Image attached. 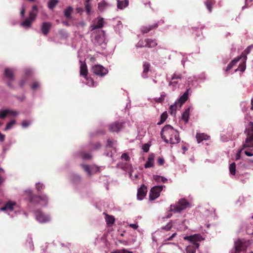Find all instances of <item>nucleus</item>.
Wrapping results in <instances>:
<instances>
[{
    "mask_svg": "<svg viewBox=\"0 0 253 253\" xmlns=\"http://www.w3.org/2000/svg\"><path fill=\"white\" fill-rule=\"evenodd\" d=\"M99 32V34L95 36L94 39V43L96 46H101L102 48H105V46L106 45V40L104 32L102 30Z\"/></svg>",
    "mask_w": 253,
    "mask_h": 253,
    "instance_id": "12",
    "label": "nucleus"
},
{
    "mask_svg": "<svg viewBox=\"0 0 253 253\" xmlns=\"http://www.w3.org/2000/svg\"><path fill=\"white\" fill-rule=\"evenodd\" d=\"M91 72L94 75L99 77H104L108 74V70L103 66L100 64H96L92 66Z\"/></svg>",
    "mask_w": 253,
    "mask_h": 253,
    "instance_id": "10",
    "label": "nucleus"
},
{
    "mask_svg": "<svg viewBox=\"0 0 253 253\" xmlns=\"http://www.w3.org/2000/svg\"><path fill=\"white\" fill-rule=\"evenodd\" d=\"M105 219H106L107 224L109 226L112 225L114 223L115 220L114 216H111V215H106Z\"/></svg>",
    "mask_w": 253,
    "mask_h": 253,
    "instance_id": "41",
    "label": "nucleus"
},
{
    "mask_svg": "<svg viewBox=\"0 0 253 253\" xmlns=\"http://www.w3.org/2000/svg\"><path fill=\"white\" fill-rule=\"evenodd\" d=\"M190 108H187L182 114V119L187 123L189 121Z\"/></svg>",
    "mask_w": 253,
    "mask_h": 253,
    "instance_id": "31",
    "label": "nucleus"
},
{
    "mask_svg": "<svg viewBox=\"0 0 253 253\" xmlns=\"http://www.w3.org/2000/svg\"><path fill=\"white\" fill-rule=\"evenodd\" d=\"M8 114V109L0 110V118L4 119Z\"/></svg>",
    "mask_w": 253,
    "mask_h": 253,
    "instance_id": "49",
    "label": "nucleus"
},
{
    "mask_svg": "<svg viewBox=\"0 0 253 253\" xmlns=\"http://www.w3.org/2000/svg\"><path fill=\"white\" fill-rule=\"evenodd\" d=\"M122 162L118 164V167L125 171H128L129 175L132 176V166L130 163V158L127 153H123L121 157Z\"/></svg>",
    "mask_w": 253,
    "mask_h": 253,
    "instance_id": "6",
    "label": "nucleus"
},
{
    "mask_svg": "<svg viewBox=\"0 0 253 253\" xmlns=\"http://www.w3.org/2000/svg\"><path fill=\"white\" fill-rule=\"evenodd\" d=\"M81 166L84 169V170L86 172V173L90 176L91 175V166H89L88 165H85L84 164H81Z\"/></svg>",
    "mask_w": 253,
    "mask_h": 253,
    "instance_id": "37",
    "label": "nucleus"
},
{
    "mask_svg": "<svg viewBox=\"0 0 253 253\" xmlns=\"http://www.w3.org/2000/svg\"><path fill=\"white\" fill-rule=\"evenodd\" d=\"M180 84V83L177 81L171 80L169 82V86L172 91H175L176 89L179 88Z\"/></svg>",
    "mask_w": 253,
    "mask_h": 253,
    "instance_id": "26",
    "label": "nucleus"
},
{
    "mask_svg": "<svg viewBox=\"0 0 253 253\" xmlns=\"http://www.w3.org/2000/svg\"><path fill=\"white\" fill-rule=\"evenodd\" d=\"M165 132H163L162 129L161 131V136L162 138L164 140V141L166 143H169V139H168V138L167 136L165 134Z\"/></svg>",
    "mask_w": 253,
    "mask_h": 253,
    "instance_id": "53",
    "label": "nucleus"
},
{
    "mask_svg": "<svg viewBox=\"0 0 253 253\" xmlns=\"http://www.w3.org/2000/svg\"><path fill=\"white\" fill-rule=\"evenodd\" d=\"M49 198L45 194L32 195L29 198L30 203L34 206L46 207L48 203Z\"/></svg>",
    "mask_w": 253,
    "mask_h": 253,
    "instance_id": "5",
    "label": "nucleus"
},
{
    "mask_svg": "<svg viewBox=\"0 0 253 253\" xmlns=\"http://www.w3.org/2000/svg\"><path fill=\"white\" fill-rule=\"evenodd\" d=\"M15 123H16V121L15 120H13L10 121L9 122H8L7 124V125L4 128V130L7 131L8 130L11 129L13 127V126H14V125L15 124Z\"/></svg>",
    "mask_w": 253,
    "mask_h": 253,
    "instance_id": "45",
    "label": "nucleus"
},
{
    "mask_svg": "<svg viewBox=\"0 0 253 253\" xmlns=\"http://www.w3.org/2000/svg\"><path fill=\"white\" fill-rule=\"evenodd\" d=\"M69 178L74 186L79 184L81 181V176L75 173H71L69 176Z\"/></svg>",
    "mask_w": 253,
    "mask_h": 253,
    "instance_id": "16",
    "label": "nucleus"
},
{
    "mask_svg": "<svg viewBox=\"0 0 253 253\" xmlns=\"http://www.w3.org/2000/svg\"><path fill=\"white\" fill-rule=\"evenodd\" d=\"M27 82V77H23L19 82V85L20 87H23Z\"/></svg>",
    "mask_w": 253,
    "mask_h": 253,
    "instance_id": "59",
    "label": "nucleus"
},
{
    "mask_svg": "<svg viewBox=\"0 0 253 253\" xmlns=\"http://www.w3.org/2000/svg\"><path fill=\"white\" fill-rule=\"evenodd\" d=\"M145 46L149 47H154L157 45L155 40L147 39L145 40Z\"/></svg>",
    "mask_w": 253,
    "mask_h": 253,
    "instance_id": "32",
    "label": "nucleus"
},
{
    "mask_svg": "<svg viewBox=\"0 0 253 253\" xmlns=\"http://www.w3.org/2000/svg\"><path fill=\"white\" fill-rule=\"evenodd\" d=\"M15 72V69L13 68H6L4 70L5 77L10 81H12L14 80V73Z\"/></svg>",
    "mask_w": 253,
    "mask_h": 253,
    "instance_id": "18",
    "label": "nucleus"
},
{
    "mask_svg": "<svg viewBox=\"0 0 253 253\" xmlns=\"http://www.w3.org/2000/svg\"><path fill=\"white\" fill-rule=\"evenodd\" d=\"M37 12H35L34 11H30L28 18L30 19V20H31V21L33 22L35 20Z\"/></svg>",
    "mask_w": 253,
    "mask_h": 253,
    "instance_id": "52",
    "label": "nucleus"
},
{
    "mask_svg": "<svg viewBox=\"0 0 253 253\" xmlns=\"http://www.w3.org/2000/svg\"><path fill=\"white\" fill-rule=\"evenodd\" d=\"M171 223H169L166 226L162 227V228L165 230L169 231L171 229Z\"/></svg>",
    "mask_w": 253,
    "mask_h": 253,
    "instance_id": "63",
    "label": "nucleus"
},
{
    "mask_svg": "<svg viewBox=\"0 0 253 253\" xmlns=\"http://www.w3.org/2000/svg\"><path fill=\"white\" fill-rule=\"evenodd\" d=\"M240 106L243 111L247 110V106H248V103L247 101H243L241 103Z\"/></svg>",
    "mask_w": 253,
    "mask_h": 253,
    "instance_id": "57",
    "label": "nucleus"
},
{
    "mask_svg": "<svg viewBox=\"0 0 253 253\" xmlns=\"http://www.w3.org/2000/svg\"><path fill=\"white\" fill-rule=\"evenodd\" d=\"M230 174L234 175L236 173V164L234 162L231 163L229 167Z\"/></svg>",
    "mask_w": 253,
    "mask_h": 253,
    "instance_id": "43",
    "label": "nucleus"
},
{
    "mask_svg": "<svg viewBox=\"0 0 253 253\" xmlns=\"http://www.w3.org/2000/svg\"><path fill=\"white\" fill-rule=\"evenodd\" d=\"M36 220L40 223H45L50 221V216L48 214L43 212L41 210H37L34 212Z\"/></svg>",
    "mask_w": 253,
    "mask_h": 253,
    "instance_id": "9",
    "label": "nucleus"
},
{
    "mask_svg": "<svg viewBox=\"0 0 253 253\" xmlns=\"http://www.w3.org/2000/svg\"><path fill=\"white\" fill-rule=\"evenodd\" d=\"M150 67V64L148 62H144L143 65V72L142 74V77L143 78H147L148 77L147 74L149 71Z\"/></svg>",
    "mask_w": 253,
    "mask_h": 253,
    "instance_id": "24",
    "label": "nucleus"
},
{
    "mask_svg": "<svg viewBox=\"0 0 253 253\" xmlns=\"http://www.w3.org/2000/svg\"><path fill=\"white\" fill-rule=\"evenodd\" d=\"M244 202V197L243 196H240L238 200L236 201L237 205H241Z\"/></svg>",
    "mask_w": 253,
    "mask_h": 253,
    "instance_id": "56",
    "label": "nucleus"
},
{
    "mask_svg": "<svg viewBox=\"0 0 253 253\" xmlns=\"http://www.w3.org/2000/svg\"><path fill=\"white\" fill-rule=\"evenodd\" d=\"M241 57H239L233 60L227 66L225 71H228L240 60Z\"/></svg>",
    "mask_w": 253,
    "mask_h": 253,
    "instance_id": "35",
    "label": "nucleus"
},
{
    "mask_svg": "<svg viewBox=\"0 0 253 253\" xmlns=\"http://www.w3.org/2000/svg\"><path fill=\"white\" fill-rule=\"evenodd\" d=\"M162 131L165 132L166 135L169 139V143L177 144L180 141L178 132L169 125L165 126L162 128Z\"/></svg>",
    "mask_w": 253,
    "mask_h": 253,
    "instance_id": "2",
    "label": "nucleus"
},
{
    "mask_svg": "<svg viewBox=\"0 0 253 253\" xmlns=\"http://www.w3.org/2000/svg\"><path fill=\"white\" fill-rule=\"evenodd\" d=\"M79 155L84 160H89L92 158V156L89 153H84L82 152H80Z\"/></svg>",
    "mask_w": 253,
    "mask_h": 253,
    "instance_id": "39",
    "label": "nucleus"
},
{
    "mask_svg": "<svg viewBox=\"0 0 253 253\" xmlns=\"http://www.w3.org/2000/svg\"><path fill=\"white\" fill-rule=\"evenodd\" d=\"M0 211L4 212L10 217L13 218L18 212V207L16 203L9 201L0 208Z\"/></svg>",
    "mask_w": 253,
    "mask_h": 253,
    "instance_id": "3",
    "label": "nucleus"
},
{
    "mask_svg": "<svg viewBox=\"0 0 253 253\" xmlns=\"http://www.w3.org/2000/svg\"><path fill=\"white\" fill-rule=\"evenodd\" d=\"M246 68V61H243L241 63H240L237 69L235 70V72H237L238 71H240L242 72L245 71Z\"/></svg>",
    "mask_w": 253,
    "mask_h": 253,
    "instance_id": "44",
    "label": "nucleus"
},
{
    "mask_svg": "<svg viewBox=\"0 0 253 253\" xmlns=\"http://www.w3.org/2000/svg\"><path fill=\"white\" fill-rule=\"evenodd\" d=\"M154 155L153 154H150L148 158V160L144 165L145 168H152L154 166Z\"/></svg>",
    "mask_w": 253,
    "mask_h": 253,
    "instance_id": "23",
    "label": "nucleus"
},
{
    "mask_svg": "<svg viewBox=\"0 0 253 253\" xmlns=\"http://www.w3.org/2000/svg\"><path fill=\"white\" fill-rule=\"evenodd\" d=\"M41 86L40 83L38 81H35L31 84V87L33 90H36Z\"/></svg>",
    "mask_w": 253,
    "mask_h": 253,
    "instance_id": "51",
    "label": "nucleus"
},
{
    "mask_svg": "<svg viewBox=\"0 0 253 253\" xmlns=\"http://www.w3.org/2000/svg\"><path fill=\"white\" fill-rule=\"evenodd\" d=\"M149 147H150V145L146 143V144L143 145L142 149L144 152H147L149 150Z\"/></svg>",
    "mask_w": 253,
    "mask_h": 253,
    "instance_id": "62",
    "label": "nucleus"
},
{
    "mask_svg": "<svg viewBox=\"0 0 253 253\" xmlns=\"http://www.w3.org/2000/svg\"><path fill=\"white\" fill-rule=\"evenodd\" d=\"M123 27V24L121 21H117V25L115 26L116 30H120Z\"/></svg>",
    "mask_w": 253,
    "mask_h": 253,
    "instance_id": "61",
    "label": "nucleus"
},
{
    "mask_svg": "<svg viewBox=\"0 0 253 253\" xmlns=\"http://www.w3.org/2000/svg\"><path fill=\"white\" fill-rule=\"evenodd\" d=\"M165 187V185L154 186L151 188L149 193V199L151 201L155 200L160 195L161 192Z\"/></svg>",
    "mask_w": 253,
    "mask_h": 253,
    "instance_id": "11",
    "label": "nucleus"
},
{
    "mask_svg": "<svg viewBox=\"0 0 253 253\" xmlns=\"http://www.w3.org/2000/svg\"><path fill=\"white\" fill-rule=\"evenodd\" d=\"M99 170H100V168L98 167V166H95V165L91 166V175L93 173H95V172L99 171Z\"/></svg>",
    "mask_w": 253,
    "mask_h": 253,
    "instance_id": "54",
    "label": "nucleus"
},
{
    "mask_svg": "<svg viewBox=\"0 0 253 253\" xmlns=\"http://www.w3.org/2000/svg\"><path fill=\"white\" fill-rule=\"evenodd\" d=\"M31 124L30 121L24 120L21 123V126L23 128L28 127Z\"/></svg>",
    "mask_w": 253,
    "mask_h": 253,
    "instance_id": "55",
    "label": "nucleus"
},
{
    "mask_svg": "<svg viewBox=\"0 0 253 253\" xmlns=\"http://www.w3.org/2000/svg\"><path fill=\"white\" fill-rule=\"evenodd\" d=\"M80 75L86 78L87 76L88 71L86 65L85 63H83L81 60H80Z\"/></svg>",
    "mask_w": 253,
    "mask_h": 253,
    "instance_id": "20",
    "label": "nucleus"
},
{
    "mask_svg": "<svg viewBox=\"0 0 253 253\" xmlns=\"http://www.w3.org/2000/svg\"><path fill=\"white\" fill-rule=\"evenodd\" d=\"M147 188L144 185H142L137 190V198L138 200H142L146 196Z\"/></svg>",
    "mask_w": 253,
    "mask_h": 253,
    "instance_id": "17",
    "label": "nucleus"
},
{
    "mask_svg": "<svg viewBox=\"0 0 253 253\" xmlns=\"http://www.w3.org/2000/svg\"><path fill=\"white\" fill-rule=\"evenodd\" d=\"M8 114L15 116L18 114V112L15 110L8 109Z\"/></svg>",
    "mask_w": 253,
    "mask_h": 253,
    "instance_id": "64",
    "label": "nucleus"
},
{
    "mask_svg": "<svg viewBox=\"0 0 253 253\" xmlns=\"http://www.w3.org/2000/svg\"><path fill=\"white\" fill-rule=\"evenodd\" d=\"M158 26V23H155L151 25H148L146 26H143L141 28V31L142 34H145L148 33L153 29L156 28Z\"/></svg>",
    "mask_w": 253,
    "mask_h": 253,
    "instance_id": "22",
    "label": "nucleus"
},
{
    "mask_svg": "<svg viewBox=\"0 0 253 253\" xmlns=\"http://www.w3.org/2000/svg\"><path fill=\"white\" fill-rule=\"evenodd\" d=\"M116 141L113 139H108L107 141L106 147L107 148H116Z\"/></svg>",
    "mask_w": 253,
    "mask_h": 253,
    "instance_id": "38",
    "label": "nucleus"
},
{
    "mask_svg": "<svg viewBox=\"0 0 253 253\" xmlns=\"http://www.w3.org/2000/svg\"><path fill=\"white\" fill-rule=\"evenodd\" d=\"M32 22L30 19L27 18L25 20L20 23V26L26 29H29L31 27Z\"/></svg>",
    "mask_w": 253,
    "mask_h": 253,
    "instance_id": "36",
    "label": "nucleus"
},
{
    "mask_svg": "<svg viewBox=\"0 0 253 253\" xmlns=\"http://www.w3.org/2000/svg\"><path fill=\"white\" fill-rule=\"evenodd\" d=\"M51 28L50 22H43L41 25V30L44 36H47Z\"/></svg>",
    "mask_w": 253,
    "mask_h": 253,
    "instance_id": "19",
    "label": "nucleus"
},
{
    "mask_svg": "<svg viewBox=\"0 0 253 253\" xmlns=\"http://www.w3.org/2000/svg\"><path fill=\"white\" fill-rule=\"evenodd\" d=\"M58 2V0H49L48 2V7L50 9H52L55 7Z\"/></svg>",
    "mask_w": 253,
    "mask_h": 253,
    "instance_id": "42",
    "label": "nucleus"
},
{
    "mask_svg": "<svg viewBox=\"0 0 253 253\" xmlns=\"http://www.w3.org/2000/svg\"><path fill=\"white\" fill-rule=\"evenodd\" d=\"M110 6V4L104 0L98 3V9L101 12L105 11Z\"/></svg>",
    "mask_w": 253,
    "mask_h": 253,
    "instance_id": "21",
    "label": "nucleus"
},
{
    "mask_svg": "<svg viewBox=\"0 0 253 253\" xmlns=\"http://www.w3.org/2000/svg\"><path fill=\"white\" fill-rule=\"evenodd\" d=\"M197 76V78L198 80V82H199V84L201 82H204L206 80V76L204 73H201L199 75H198Z\"/></svg>",
    "mask_w": 253,
    "mask_h": 253,
    "instance_id": "46",
    "label": "nucleus"
},
{
    "mask_svg": "<svg viewBox=\"0 0 253 253\" xmlns=\"http://www.w3.org/2000/svg\"><path fill=\"white\" fill-rule=\"evenodd\" d=\"M182 75L181 73L175 72L171 76V80H175L177 79H181Z\"/></svg>",
    "mask_w": 253,
    "mask_h": 253,
    "instance_id": "48",
    "label": "nucleus"
},
{
    "mask_svg": "<svg viewBox=\"0 0 253 253\" xmlns=\"http://www.w3.org/2000/svg\"><path fill=\"white\" fill-rule=\"evenodd\" d=\"M187 81L188 86L187 87L186 89L190 87V89L189 91L191 90V87L196 88L199 85V82H198V80L196 76L188 77Z\"/></svg>",
    "mask_w": 253,
    "mask_h": 253,
    "instance_id": "14",
    "label": "nucleus"
},
{
    "mask_svg": "<svg viewBox=\"0 0 253 253\" xmlns=\"http://www.w3.org/2000/svg\"><path fill=\"white\" fill-rule=\"evenodd\" d=\"M86 80L85 84L90 87H95L97 85V83L95 82L91 78H88L87 76L84 78Z\"/></svg>",
    "mask_w": 253,
    "mask_h": 253,
    "instance_id": "33",
    "label": "nucleus"
},
{
    "mask_svg": "<svg viewBox=\"0 0 253 253\" xmlns=\"http://www.w3.org/2000/svg\"><path fill=\"white\" fill-rule=\"evenodd\" d=\"M153 179L157 183H166L168 181L167 178L164 176H161L158 175H154L153 176Z\"/></svg>",
    "mask_w": 253,
    "mask_h": 253,
    "instance_id": "28",
    "label": "nucleus"
},
{
    "mask_svg": "<svg viewBox=\"0 0 253 253\" xmlns=\"http://www.w3.org/2000/svg\"><path fill=\"white\" fill-rule=\"evenodd\" d=\"M168 118V114L167 112H163L160 116V120L157 123V125H161Z\"/></svg>",
    "mask_w": 253,
    "mask_h": 253,
    "instance_id": "40",
    "label": "nucleus"
},
{
    "mask_svg": "<svg viewBox=\"0 0 253 253\" xmlns=\"http://www.w3.org/2000/svg\"><path fill=\"white\" fill-rule=\"evenodd\" d=\"M104 26V19L102 17H98L95 21V23L90 26V31H93L97 29H100Z\"/></svg>",
    "mask_w": 253,
    "mask_h": 253,
    "instance_id": "15",
    "label": "nucleus"
},
{
    "mask_svg": "<svg viewBox=\"0 0 253 253\" xmlns=\"http://www.w3.org/2000/svg\"><path fill=\"white\" fill-rule=\"evenodd\" d=\"M84 10L85 11L86 14L89 16L91 14L92 4L91 3H84Z\"/></svg>",
    "mask_w": 253,
    "mask_h": 253,
    "instance_id": "34",
    "label": "nucleus"
},
{
    "mask_svg": "<svg viewBox=\"0 0 253 253\" xmlns=\"http://www.w3.org/2000/svg\"><path fill=\"white\" fill-rule=\"evenodd\" d=\"M190 207V203L186 199L181 198L175 204L170 205L169 211L174 212L180 213L181 211Z\"/></svg>",
    "mask_w": 253,
    "mask_h": 253,
    "instance_id": "4",
    "label": "nucleus"
},
{
    "mask_svg": "<svg viewBox=\"0 0 253 253\" xmlns=\"http://www.w3.org/2000/svg\"><path fill=\"white\" fill-rule=\"evenodd\" d=\"M35 185H36V189L38 192L43 190L45 188V186L42 183H40V182L37 183H36Z\"/></svg>",
    "mask_w": 253,
    "mask_h": 253,
    "instance_id": "50",
    "label": "nucleus"
},
{
    "mask_svg": "<svg viewBox=\"0 0 253 253\" xmlns=\"http://www.w3.org/2000/svg\"><path fill=\"white\" fill-rule=\"evenodd\" d=\"M214 0H206L204 1L205 5H206L207 9L209 12H211L212 11V5L215 4Z\"/></svg>",
    "mask_w": 253,
    "mask_h": 253,
    "instance_id": "29",
    "label": "nucleus"
},
{
    "mask_svg": "<svg viewBox=\"0 0 253 253\" xmlns=\"http://www.w3.org/2000/svg\"><path fill=\"white\" fill-rule=\"evenodd\" d=\"M86 25V23L84 21L82 20L77 23V27L78 28H83Z\"/></svg>",
    "mask_w": 253,
    "mask_h": 253,
    "instance_id": "58",
    "label": "nucleus"
},
{
    "mask_svg": "<svg viewBox=\"0 0 253 253\" xmlns=\"http://www.w3.org/2000/svg\"><path fill=\"white\" fill-rule=\"evenodd\" d=\"M73 8L72 6H69L64 10V14L67 19H71V14L73 12Z\"/></svg>",
    "mask_w": 253,
    "mask_h": 253,
    "instance_id": "30",
    "label": "nucleus"
},
{
    "mask_svg": "<svg viewBox=\"0 0 253 253\" xmlns=\"http://www.w3.org/2000/svg\"><path fill=\"white\" fill-rule=\"evenodd\" d=\"M251 244L249 240L239 239L234 242V249H232L230 253H238L247 249Z\"/></svg>",
    "mask_w": 253,
    "mask_h": 253,
    "instance_id": "7",
    "label": "nucleus"
},
{
    "mask_svg": "<svg viewBox=\"0 0 253 253\" xmlns=\"http://www.w3.org/2000/svg\"><path fill=\"white\" fill-rule=\"evenodd\" d=\"M33 73V70L31 68H26L25 70V74L26 77L29 76Z\"/></svg>",
    "mask_w": 253,
    "mask_h": 253,
    "instance_id": "60",
    "label": "nucleus"
},
{
    "mask_svg": "<svg viewBox=\"0 0 253 253\" xmlns=\"http://www.w3.org/2000/svg\"><path fill=\"white\" fill-rule=\"evenodd\" d=\"M128 0H117V8L119 9H124L128 5Z\"/></svg>",
    "mask_w": 253,
    "mask_h": 253,
    "instance_id": "25",
    "label": "nucleus"
},
{
    "mask_svg": "<svg viewBox=\"0 0 253 253\" xmlns=\"http://www.w3.org/2000/svg\"><path fill=\"white\" fill-rule=\"evenodd\" d=\"M124 122H115L109 125L108 129L112 132L118 133L124 126Z\"/></svg>",
    "mask_w": 253,
    "mask_h": 253,
    "instance_id": "13",
    "label": "nucleus"
},
{
    "mask_svg": "<svg viewBox=\"0 0 253 253\" xmlns=\"http://www.w3.org/2000/svg\"><path fill=\"white\" fill-rule=\"evenodd\" d=\"M166 96V94L165 92H163L161 93L160 97L156 98L155 99V100L157 103H162L164 101Z\"/></svg>",
    "mask_w": 253,
    "mask_h": 253,
    "instance_id": "47",
    "label": "nucleus"
},
{
    "mask_svg": "<svg viewBox=\"0 0 253 253\" xmlns=\"http://www.w3.org/2000/svg\"><path fill=\"white\" fill-rule=\"evenodd\" d=\"M185 240L189 241L190 244L186 247V253H195L196 249L199 248L198 242L204 240L200 234H194L184 237Z\"/></svg>",
    "mask_w": 253,
    "mask_h": 253,
    "instance_id": "1",
    "label": "nucleus"
},
{
    "mask_svg": "<svg viewBox=\"0 0 253 253\" xmlns=\"http://www.w3.org/2000/svg\"><path fill=\"white\" fill-rule=\"evenodd\" d=\"M210 136L205 133H197L196 134V139L198 143H200L203 140H208Z\"/></svg>",
    "mask_w": 253,
    "mask_h": 253,
    "instance_id": "27",
    "label": "nucleus"
},
{
    "mask_svg": "<svg viewBox=\"0 0 253 253\" xmlns=\"http://www.w3.org/2000/svg\"><path fill=\"white\" fill-rule=\"evenodd\" d=\"M190 88L188 87L186 89V91L183 94L181 95L179 98L176 100L174 103L171 105L169 107V109L171 111V114H175L177 106L180 107L183 104H184L188 99L189 97V90Z\"/></svg>",
    "mask_w": 253,
    "mask_h": 253,
    "instance_id": "8",
    "label": "nucleus"
}]
</instances>
